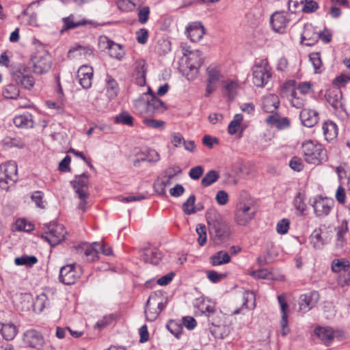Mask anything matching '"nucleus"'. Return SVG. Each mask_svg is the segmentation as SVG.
I'll return each instance as SVG.
<instances>
[{
    "mask_svg": "<svg viewBox=\"0 0 350 350\" xmlns=\"http://www.w3.org/2000/svg\"><path fill=\"white\" fill-rule=\"evenodd\" d=\"M204 169L202 166L198 165L194 167H192L189 172V176L191 179L198 180L201 176L203 174Z\"/></svg>",
    "mask_w": 350,
    "mask_h": 350,
    "instance_id": "338daca9",
    "label": "nucleus"
},
{
    "mask_svg": "<svg viewBox=\"0 0 350 350\" xmlns=\"http://www.w3.org/2000/svg\"><path fill=\"white\" fill-rule=\"evenodd\" d=\"M219 178V173L214 170L208 171L201 180V184L204 187H208L215 183Z\"/></svg>",
    "mask_w": 350,
    "mask_h": 350,
    "instance_id": "79ce46f5",
    "label": "nucleus"
},
{
    "mask_svg": "<svg viewBox=\"0 0 350 350\" xmlns=\"http://www.w3.org/2000/svg\"><path fill=\"white\" fill-rule=\"evenodd\" d=\"M256 208L251 202L237 203L234 213L235 222L239 226H245L254 217Z\"/></svg>",
    "mask_w": 350,
    "mask_h": 350,
    "instance_id": "6e6552de",
    "label": "nucleus"
},
{
    "mask_svg": "<svg viewBox=\"0 0 350 350\" xmlns=\"http://www.w3.org/2000/svg\"><path fill=\"white\" fill-rule=\"evenodd\" d=\"M137 111L144 116H150L154 113L162 112L166 109L165 103L154 94L150 100H138L135 103Z\"/></svg>",
    "mask_w": 350,
    "mask_h": 350,
    "instance_id": "423d86ee",
    "label": "nucleus"
},
{
    "mask_svg": "<svg viewBox=\"0 0 350 350\" xmlns=\"http://www.w3.org/2000/svg\"><path fill=\"white\" fill-rule=\"evenodd\" d=\"M306 99L302 96H298L295 88L291 91V103L293 107L301 109L305 105Z\"/></svg>",
    "mask_w": 350,
    "mask_h": 350,
    "instance_id": "3c124183",
    "label": "nucleus"
},
{
    "mask_svg": "<svg viewBox=\"0 0 350 350\" xmlns=\"http://www.w3.org/2000/svg\"><path fill=\"white\" fill-rule=\"evenodd\" d=\"M98 254V248L95 245V242L91 245H85L84 254L88 261L93 262L97 260Z\"/></svg>",
    "mask_w": 350,
    "mask_h": 350,
    "instance_id": "58836bf2",
    "label": "nucleus"
},
{
    "mask_svg": "<svg viewBox=\"0 0 350 350\" xmlns=\"http://www.w3.org/2000/svg\"><path fill=\"white\" fill-rule=\"evenodd\" d=\"M332 271L339 273L341 271H347L350 269V263L345 258L334 259L331 265Z\"/></svg>",
    "mask_w": 350,
    "mask_h": 350,
    "instance_id": "72a5a7b5",
    "label": "nucleus"
},
{
    "mask_svg": "<svg viewBox=\"0 0 350 350\" xmlns=\"http://www.w3.org/2000/svg\"><path fill=\"white\" fill-rule=\"evenodd\" d=\"M310 60L311 61L315 72H321V67L322 66V61L321 59L320 53H312L310 55Z\"/></svg>",
    "mask_w": 350,
    "mask_h": 350,
    "instance_id": "4d7b16f0",
    "label": "nucleus"
},
{
    "mask_svg": "<svg viewBox=\"0 0 350 350\" xmlns=\"http://www.w3.org/2000/svg\"><path fill=\"white\" fill-rule=\"evenodd\" d=\"M33 72L42 75L49 71L52 66V57L49 53L38 54L31 59Z\"/></svg>",
    "mask_w": 350,
    "mask_h": 350,
    "instance_id": "9b49d317",
    "label": "nucleus"
},
{
    "mask_svg": "<svg viewBox=\"0 0 350 350\" xmlns=\"http://www.w3.org/2000/svg\"><path fill=\"white\" fill-rule=\"evenodd\" d=\"M252 82L259 88L265 87L271 77V68L266 59H262L252 67Z\"/></svg>",
    "mask_w": 350,
    "mask_h": 350,
    "instance_id": "39448f33",
    "label": "nucleus"
},
{
    "mask_svg": "<svg viewBox=\"0 0 350 350\" xmlns=\"http://www.w3.org/2000/svg\"><path fill=\"white\" fill-rule=\"evenodd\" d=\"M106 92L109 99L115 98L119 92V86L117 81L110 75L106 77Z\"/></svg>",
    "mask_w": 350,
    "mask_h": 350,
    "instance_id": "2f4dec72",
    "label": "nucleus"
},
{
    "mask_svg": "<svg viewBox=\"0 0 350 350\" xmlns=\"http://www.w3.org/2000/svg\"><path fill=\"white\" fill-rule=\"evenodd\" d=\"M319 8L318 3L314 0H305L301 11L305 13H312Z\"/></svg>",
    "mask_w": 350,
    "mask_h": 350,
    "instance_id": "13d9d810",
    "label": "nucleus"
},
{
    "mask_svg": "<svg viewBox=\"0 0 350 350\" xmlns=\"http://www.w3.org/2000/svg\"><path fill=\"white\" fill-rule=\"evenodd\" d=\"M12 78L17 84L21 85L25 89L30 90L35 84V79L31 75L26 72V68L16 70L12 74Z\"/></svg>",
    "mask_w": 350,
    "mask_h": 350,
    "instance_id": "dca6fc26",
    "label": "nucleus"
},
{
    "mask_svg": "<svg viewBox=\"0 0 350 350\" xmlns=\"http://www.w3.org/2000/svg\"><path fill=\"white\" fill-rule=\"evenodd\" d=\"M13 122L16 127L25 129L33 128L34 124L33 116L28 112L16 116Z\"/></svg>",
    "mask_w": 350,
    "mask_h": 350,
    "instance_id": "a878e982",
    "label": "nucleus"
},
{
    "mask_svg": "<svg viewBox=\"0 0 350 350\" xmlns=\"http://www.w3.org/2000/svg\"><path fill=\"white\" fill-rule=\"evenodd\" d=\"M290 221L288 219L284 218L280 220L276 226V230L280 234H285L289 228Z\"/></svg>",
    "mask_w": 350,
    "mask_h": 350,
    "instance_id": "e2e57ef3",
    "label": "nucleus"
},
{
    "mask_svg": "<svg viewBox=\"0 0 350 350\" xmlns=\"http://www.w3.org/2000/svg\"><path fill=\"white\" fill-rule=\"evenodd\" d=\"M150 15V8L148 6H139L137 8L138 21L141 24L148 22Z\"/></svg>",
    "mask_w": 350,
    "mask_h": 350,
    "instance_id": "6e6d98bb",
    "label": "nucleus"
},
{
    "mask_svg": "<svg viewBox=\"0 0 350 350\" xmlns=\"http://www.w3.org/2000/svg\"><path fill=\"white\" fill-rule=\"evenodd\" d=\"M314 209V213L317 217L327 216L334 206L333 198L317 196L313 198L311 204Z\"/></svg>",
    "mask_w": 350,
    "mask_h": 350,
    "instance_id": "9d476101",
    "label": "nucleus"
},
{
    "mask_svg": "<svg viewBox=\"0 0 350 350\" xmlns=\"http://www.w3.org/2000/svg\"><path fill=\"white\" fill-rule=\"evenodd\" d=\"M114 122L131 126L133 125V118L127 111H122L114 118Z\"/></svg>",
    "mask_w": 350,
    "mask_h": 350,
    "instance_id": "49530a36",
    "label": "nucleus"
},
{
    "mask_svg": "<svg viewBox=\"0 0 350 350\" xmlns=\"http://www.w3.org/2000/svg\"><path fill=\"white\" fill-rule=\"evenodd\" d=\"M196 231L198 235L197 239L198 243L200 246H204L206 243V228L204 224H198L196 226Z\"/></svg>",
    "mask_w": 350,
    "mask_h": 350,
    "instance_id": "864d4df0",
    "label": "nucleus"
},
{
    "mask_svg": "<svg viewBox=\"0 0 350 350\" xmlns=\"http://www.w3.org/2000/svg\"><path fill=\"white\" fill-rule=\"evenodd\" d=\"M107 48L111 57L118 59H122L125 55V52L121 44H117L111 40L107 41Z\"/></svg>",
    "mask_w": 350,
    "mask_h": 350,
    "instance_id": "473e14b6",
    "label": "nucleus"
},
{
    "mask_svg": "<svg viewBox=\"0 0 350 350\" xmlns=\"http://www.w3.org/2000/svg\"><path fill=\"white\" fill-rule=\"evenodd\" d=\"M155 299H156L155 296H150L146 302V305L145 307V314H146V319L148 321H154L159 314V311H157V310H156V309H154V310H152L151 308H150L151 300H154Z\"/></svg>",
    "mask_w": 350,
    "mask_h": 350,
    "instance_id": "c03bdc74",
    "label": "nucleus"
},
{
    "mask_svg": "<svg viewBox=\"0 0 350 350\" xmlns=\"http://www.w3.org/2000/svg\"><path fill=\"white\" fill-rule=\"evenodd\" d=\"M94 70L90 66L83 65L77 71V79L79 84L84 89H89L92 86Z\"/></svg>",
    "mask_w": 350,
    "mask_h": 350,
    "instance_id": "a211bd4d",
    "label": "nucleus"
},
{
    "mask_svg": "<svg viewBox=\"0 0 350 350\" xmlns=\"http://www.w3.org/2000/svg\"><path fill=\"white\" fill-rule=\"evenodd\" d=\"M2 144L5 148H23L25 146L24 143L19 138L6 137L2 140Z\"/></svg>",
    "mask_w": 350,
    "mask_h": 350,
    "instance_id": "37998d69",
    "label": "nucleus"
},
{
    "mask_svg": "<svg viewBox=\"0 0 350 350\" xmlns=\"http://www.w3.org/2000/svg\"><path fill=\"white\" fill-rule=\"evenodd\" d=\"M208 72V82L209 83H214L218 81L220 79L221 74L219 71L216 68L208 67L207 68Z\"/></svg>",
    "mask_w": 350,
    "mask_h": 350,
    "instance_id": "bf43d9fd",
    "label": "nucleus"
},
{
    "mask_svg": "<svg viewBox=\"0 0 350 350\" xmlns=\"http://www.w3.org/2000/svg\"><path fill=\"white\" fill-rule=\"evenodd\" d=\"M310 241L314 248L321 249L325 244L322 237V230L321 228L314 230L310 236Z\"/></svg>",
    "mask_w": 350,
    "mask_h": 350,
    "instance_id": "f704fd0d",
    "label": "nucleus"
},
{
    "mask_svg": "<svg viewBox=\"0 0 350 350\" xmlns=\"http://www.w3.org/2000/svg\"><path fill=\"white\" fill-rule=\"evenodd\" d=\"M348 230L347 221H343L341 225L337 228L336 245L338 247H342L345 241V236Z\"/></svg>",
    "mask_w": 350,
    "mask_h": 350,
    "instance_id": "ea45409f",
    "label": "nucleus"
},
{
    "mask_svg": "<svg viewBox=\"0 0 350 350\" xmlns=\"http://www.w3.org/2000/svg\"><path fill=\"white\" fill-rule=\"evenodd\" d=\"M43 198L44 193L41 191H36L31 196V200L40 208H44L45 207L43 202Z\"/></svg>",
    "mask_w": 350,
    "mask_h": 350,
    "instance_id": "680f3d73",
    "label": "nucleus"
},
{
    "mask_svg": "<svg viewBox=\"0 0 350 350\" xmlns=\"http://www.w3.org/2000/svg\"><path fill=\"white\" fill-rule=\"evenodd\" d=\"M137 35V41L139 44H145L147 42L148 38V31L146 29L142 28L136 33Z\"/></svg>",
    "mask_w": 350,
    "mask_h": 350,
    "instance_id": "774afa93",
    "label": "nucleus"
},
{
    "mask_svg": "<svg viewBox=\"0 0 350 350\" xmlns=\"http://www.w3.org/2000/svg\"><path fill=\"white\" fill-rule=\"evenodd\" d=\"M293 203L295 209L301 214H304L306 209V204L304 202V195L299 192L295 197Z\"/></svg>",
    "mask_w": 350,
    "mask_h": 350,
    "instance_id": "603ef678",
    "label": "nucleus"
},
{
    "mask_svg": "<svg viewBox=\"0 0 350 350\" xmlns=\"http://www.w3.org/2000/svg\"><path fill=\"white\" fill-rule=\"evenodd\" d=\"M196 202L195 195H191L188 199L183 204V210L187 215L193 214L197 212L195 208L194 204Z\"/></svg>",
    "mask_w": 350,
    "mask_h": 350,
    "instance_id": "8fccbe9b",
    "label": "nucleus"
},
{
    "mask_svg": "<svg viewBox=\"0 0 350 350\" xmlns=\"http://www.w3.org/2000/svg\"><path fill=\"white\" fill-rule=\"evenodd\" d=\"M243 118V115L241 113H237L234 116L233 120L230 122L228 126V132L230 135L237 133Z\"/></svg>",
    "mask_w": 350,
    "mask_h": 350,
    "instance_id": "de8ad7c7",
    "label": "nucleus"
},
{
    "mask_svg": "<svg viewBox=\"0 0 350 350\" xmlns=\"http://www.w3.org/2000/svg\"><path fill=\"white\" fill-rule=\"evenodd\" d=\"M19 90L16 85L9 84L3 91L5 98L9 99H16L19 96Z\"/></svg>",
    "mask_w": 350,
    "mask_h": 350,
    "instance_id": "09e8293b",
    "label": "nucleus"
},
{
    "mask_svg": "<svg viewBox=\"0 0 350 350\" xmlns=\"http://www.w3.org/2000/svg\"><path fill=\"white\" fill-rule=\"evenodd\" d=\"M1 333L5 340H12L15 338L17 334V329L14 324H3L1 329Z\"/></svg>",
    "mask_w": 350,
    "mask_h": 350,
    "instance_id": "c9c22d12",
    "label": "nucleus"
},
{
    "mask_svg": "<svg viewBox=\"0 0 350 350\" xmlns=\"http://www.w3.org/2000/svg\"><path fill=\"white\" fill-rule=\"evenodd\" d=\"M335 197L338 202L340 204L343 205L347 202V194L346 193L345 189L341 185L338 187Z\"/></svg>",
    "mask_w": 350,
    "mask_h": 350,
    "instance_id": "69168bd1",
    "label": "nucleus"
},
{
    "mask_svg": "<svg viewBox=\"0 0 350 350\" xmlns=\"http://www.w3.org/2000/svg\"><path fill=\"white\" fill-rule=\"evenodd\" d=\"M205 33V28L201 22L195 21L189 23L186 27V34L191 42L200 41Z\"/></svg>",
    "mask_w": 350,
    "mask_h": 350,
    "instance_id": "f3484780",
    "label": "nucleus"
},
{
    "mask_svg": "<svg viewBox=\"0 0 350 350\" xmlns=\"http://www.w3.org/2000/svg\"><path fill=\"white\" fill-rule=\"evenodd\" d=\"M18 168L14 161H9L0 165V187L5 191L14 186L18 180Z\"/></svg>",
    "mask_w": 350,
    "mask_h": 350,
    "instance_id": "20e7f679",
    "label": "nucleus"
},
{
    "mask_svg": "<svg viewBox=\"0 0 350 350\" xmlns=\"http://www.w3.org/2000/svg\"><path fill=\"white\" fill-rule=\"evenodd\" d=\"M288 23L289 19L284 12H275L271 16L270 23L275 32L283 33Z\"/></svg>",
    "mask_w": 350,
    "mask_h": 350,
    "instance_id": "6ab92c4d",
    "label": "nucleus"
},
{
    "mask_svg": "<svg viewBox=\"0 0 350 350\" xmlns=\"http://www.w3.org/2000/svg\"><path fill=\"white\" fill-rule=\"evenodd\" d=\"M82 274L81 267L77 264H69L61 267L59 280L66 285L74 284Z\"/></svg>",
    "mask_w": 350,
    "mask_h": 350,
    "instance_id": "1a4fd4ad",
    "label": "nucleus"
},
{
    "mask_svg": "<svg viewBox=\"0 0 350 350\" xmlns=\"http://www.w3.org/2000/svg\"><path fill=\"white\" fill-rule=\"evenodd\" d=\"M143 123L148 127L163 130L165 128V122L163 120H158L152 118H145Z\"/></svg>",
    "mask_w": 350,
    "mask_h": 350,
    "instance_id": "5fc2aeb1",
    "label": "nucleus"
},
{
    "mask_svg": "<svg viewBox=\"0 0 350 350\" xmlns=\"http://www.w3.org/2000/svg\"><path fill=\"white\" fill-rule=\"evenodd\" d=\"M44 232L41 237L54 247L64 240L66 230L62 224L51 221L44 226Z\"/></svg>",
    "mask_w": 350,
    "mask_h": 350,
    "instance_id": "7ed1b4c3",
    "label": "nucleus"
},
{
    "mask_svg": "<svg viewBox=\"0 0 350 350\" xmlns=\"http://www.w3.org/2000/svg\"><path fill=\"white\" fill-rule=\"evenodd\" d=\"M325 98L333 109L339 113L342 118H347L349 114L346 110L342 94L339 88L329 90L325 93Z\"/></svg>",
    "mask_w": 350,
    "mask_h": 350,
    "instance_id": "0eeeda50",
    "label": "nucleus"
},
{
    "mask_svg": "<svg viewBox=\"0 0 350 350\" xmlns=\"http://www.w3.org/2000/svg\"><path fill=\"white\" fill-rule=\"evenodd\" d=\"M325 139L327 142L332 141L338 135V126L336 123L332 121H325L322 126Z\"/></svg>",
    "mask_w": 350,
    "mask_h": 350,
    "instance_id": "c85d7f7f",
    "label": "nucleus"
},
{
    "mask_svg": "<svg viewBox=\"0 0 350 350\" xmlns=\"http://www.w3.org/2000/svg\"><path fill=\"white\" fill-rule=\"evenodd\" d=\"M206 219L211 238L215 244L226 241L230 235V228L220 213L215 210L206 213Z\"/></svg>",
    "mask_w": 350,
    "mask_h": 350,
    "instance_id": "f257e3e1",
    "label": "nucleus"
},
{
    "mask_svg": "<svg viewBox=\"0 0 350 350\" xmlns=\"http://www.w3.org/2000/svg\"><path fill=\"white\" fill-rule=\"evenodd\" d=\"M279 97L273 94L265 96L262 99V108L266 113H273L280 105Z\"/></svg>",
    "mask_w": 350,
    "mask_h": 350,
    "instance_id": "b1692460",
    "label": "nucleus"
},
{
    "mask_svg": "<svg viewBox=\"0 0 350 350\" xmlns=\"http://www.w3.org/2000/svg\"><path fill=\"white\" fill-rule=\"evenodd\" d=\"M89 176L88 173H83L81 175H76L75 179L71 181L75 192L78 197H83L84 193H87V189L89 184Z\"/></svg>",
    "mask_w": 350,
    "mask_h": 350,
    "instance_id": "412c9836",
    "label": "nucleus"
},
{
    "mask_svg": "<svg viewBox=\"0 0 350 350\" xmlns=\"http://www.w3.org/2000/svg\"><path fill=\"white\" fill-rule=\"evenodd\" d=\"M266 122L278 130L287 129L290 126V120L287 117L281 118L278 113L269 116L266 118Z\"/></svg>",
    "mask_w": 350,
    "mask_h": 350,
    "instance_id": "5701e85b",
    "label": "nucleus"
},
{
    "mask_svg": "<svg viewBox=\"0 0 350 350\" xmlns=\"http://www.w3.org/2000/svg\"><path fill=\"white\" fill-rule=\"evenodd\" d=\"M203 63L202 54L200 51L195 50L189 52L185 61L186 68L192 75H196Z\"/></svg>",
    "mask_w": 350,
    "mask_h": 350,
    "instance_id": "2eb2a0df",
    "label": "nucleus"
},
{
    "mask_svg": "<svg viewBox=\"0 0 350 350\" xmlns=\"http://www.w3.org/2000/svg\"><path fill=\"white\" fill-rule=\"evenodd\" d=\"M49 306V300L45 293L38 295L33 301L35 310L42 312L44 308Z\"/></svg>",
    "mask_w": 350,
    "mask_h": 350,
    "instance_id": "a19ab883",
    "label": "nucleus"
},
{
    "mask_svg": "<svg viewBox=\"0 0 350 350\" xmlns=\"http://www.w3.org/2000/svg\"><path fill=\"white\" fill-rule=\"evenodd\" d=\"M16 226V229L19 231L31 232L33 230V225L27 222L25 219L17 220Z\"/></svg>",
    "mask_w": 350,
    "mask_h": 350,
    "instance_id": "052dcab7",
    "label": "nucleus"
},
{
    "mask_svg": "<svg viewBox=\"0 0 350 350\" xmlns=\"http://www.w3.org/2000/svg\"><path fill=\"white\" fill-rule=\"evenodd\" d=\"M147 72V65L144 60H139L136 62L135 68V83L144 86L146 84V75Z\"/></svg>",
    "mask_w": 350,
    "mask_h": 350,
    "instance_id": "c756f323",
    "label": "nucleus"
},
{
    "mask_svg": "<svg viewBox=\"0 0 350 350\" xmlns=\"http://www.w3.org/2000/svg\"><path fill=\"white\" fill-rule=\"evenodd\" d=\"M207 278L213 283H217L226 277L224 273H219L215 271L209 270L206 271Z\"/></svg>",
    "mask_w": 350,
    "mask_h": 350,
    "instance_id": "0e129e2a",
    "label": "nucleus"
},
{
    "mask_svg": "<svg viewBox=\"0 0 350 350\" xmlns=\"http://www.w3.org/2000/svg\"><path fill=\"white\" fill-rule=\"evenodd\" d=\"M37 262L38 259L35 256L23 255L14 259V263L17 266L31 267Z\"/></svg>",
    "mask_w": 350,
    "mask_h": 350,
    "instance_id": "e433bc0d",
    "label": "nucleus"
},
{
    "mask_svg": "<svg viewBox=\"0 0 350 350\" xmlns=\"http://www.w3.org/2000/svg\"><path fill=\"white\" fill-rule=\"evenodd\" d=\"M94 55L93 49L90 46H82L75 44L68 51V57L69 58H77L83 57L88 58Z\"/></svg>",
    "mask_w": 350,
    "mask_h": 350,
    "instance_id": "4be33fe9",
    "label": "nucleus"
},
{
    "mask_svg": "<svg viewBox=\"0 0 350 350\" xmlns=\"http://www.w3.org/2000/svg\"><path fill=\"white\" fill-rule=\"evenodd\" d=\"M231 258L227 252L221 250L210 257V263L213 266H219L230 262Z\"/></svg>",
    "mask_w": 350,
    "mask_h": 350,
    "instance_id": "7c9ffc66",
    "label": "nucleus"
},
{
    "mask_svg": "<svg viewBox=\"0 0 350 350\" xmlns=\"http://www.w3.org/2000/svg\"><path fill=\"white\" fill-rule=\"evenodd\" d=\"M301 148L304 158L308 163L319 165L327 159V151L320 144L308 140L302 144Z\"/></svg>",
    "mask_w": 350,
    "mask_h": 350,
    "instance_id": "f03ea898",
    "label": "nucleus"
},
{
    "mask_svg": "<svg viewBox=\"0 0 350 350\" xmlns=\"http://www.w3.org/2000/svg\"><path fill=\"white\" fill-rule=\"evenodd\" d=\"M238 88V83L233 81H226L224 85V92L230 99L234 98Z\"/></svg>",
    "mask_w": 350,
    "mask_h": 350,
    "instance_id": "a18cd8bd",
    "label": "nucleus"
},
{
    "mask_svg": "<svg viewBox=\"0 0 350 350\" xmlns=\"http://www.w3.org/2000/svg\"><path fill=\"white\" fill-rule=\"evenodd\" d=\"M23 342L28 347L36 349H40L44 345V338L42 334L36 329H28L23 336Z\"/></svg>",
    "mask_w": 350,
    "mask_h": 350,
    "instance_id": "f8f14e48",
    "label": "nucleus"
},
{
    "mask_svg": "<svg viewBox=\"0 0 350 350\" xmlns=\"http://www.w3.org/2000/svg\"><path fill=\"white\" fill-rule=\"evenodd\" d=\"M319 299V294L315 291L301 295L299 301L300 311L303 313L309 311L316 305Z\"/></svg>",
    "mask_w": 350,
    "mask_h": 350,
    "instance_id": "4468645a",
    "label": "nucleus"
},
{
    "mask_svg": "<svg viewBox=\"0 0 350 350\" xmlns=\"http://www.w3.org/2000/svg\"><path fill=\"white\" fill-rule=\"evenodd\" d=\"M299 118L301 124L310 128L316 125L319 119V112L310 109H303L299 113Z\"/></svg>",
    "mask_w": 350,
    "mask_h": 350,
    "instance_id": "aec40b11",
    "label": "nucleus"
},
{
    "mask_svg": "<svg viewBox=\"0 0 350 350\" xmlns=\"http://www.w3.org/2000/svg\"><path fill=\"white\" fill-rule=\"evenodd\" d=\"M314 334L326 345L331 344L334 338V330L330 327H318L314 329Z\"/></svg>",
    "mask_w": 350,
    "mask_h": 350,
    "instance_id": "cd10ccee",
    "label": "nucleus"
},
{
    "mask_svg": "<svg viewBox=\"0 0 350 350\" xmlns=\"http://www.w3.org/2000/svg\"><path fill=\"white\" fill-rule=\"evenodd\" d=\"M312 31L310 29L306 28L301 35V42L304 40L308 42H306L305 44L307 46L313 45L319 38L321 39L325 43H329L332 39V34L327 31H321L319 33H314L312 36H310Z\"/></svg>",
    "mask_w": 350,
    "mask_h": 350,
    "instance_id": "ddd939ff",
    "label": "nucleus"
},
{
    "mask_svg": "<svg viewBox=\"0 0 350 350\" xmlns=\"http://www.w3.org/2000/svg\"><path fill=\"white\" fill-rule=\"evenodd\" d=\"M62 22L64 25L62 28L60 29V33L62 34L65 31L72 29L81 26H83L87 25L88 23H90V21H88L85 19H83L79 21H75V16L73 14H70L67 17H64L62 18Z\"/></svg>",
    "mask_w": 350,
    "mask_h": 350,
    "instance_id": "393cba45",
    "label": "nucleus"
},
{
    "mask_svg": "<svg viewBox=\"0 0 350 350\" xmlns=\"http://www.w3.org/2000/svg\"><path fill=\"white\" fill-rule=\"evenodd\" d=\"M141 0H117L118 9L122 12H130L138 5Z\"/></svg>",
    "mask_w": 350,
    "mask_h": 350,
    "instance_id": "4c0bfd02",
    "label": "nucleus"
},
{
    "mask_svg": "<svg viewBox=\"0 0 350 350\" xmlns=\"http://www.w3.org/2000/svg\"><path fill=\"white\" fill-rule=\"evenodd\" d=\"M162 258L161 253L157 248H146L143 250L142 259L145 262L157 265Z\"/></svg>",
    "mask_w": 350,
    "mask_h": 350,
    "instance_id": "bb28decb",
    "label": "nucleus"
}]
</instances>
